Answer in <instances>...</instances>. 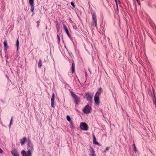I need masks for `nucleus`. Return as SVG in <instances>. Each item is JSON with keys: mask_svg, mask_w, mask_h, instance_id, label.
Returning a JSON list of instances; mask_svg holds the SVG:
<instances>
[{"mask_svg": "<svg viewBox=\"0 0 156 156\" xmlns=\"http://www.w3.org/2000/svg\"><path fill=\"white\" fill-rule=\"evenodd\" d=\"M34 146L32 144L31 141L30 139H29L28 140L27 144V151H26L24 150H23L21 151V154L22 155L23 154L27 155L26 156H31L32 152L34 150Z\"/></svg>", "mask_w": 156, "mask_h": 156, "instance_id": "obj_1", "label": "nucleus"}, {"mask_svg": "<svg viewBox=\"0 0 156 156\" xmlns=\"http://www.w3.org/2000/svg\"><path fill=\"white\" fill-rule=\"evenodd\" d=\"M70 93L76 104L77 105L79 104L80 101V98L74 94L72 91H70Z\"/></svg>", "mask_w": 156, "mask_h": 156, "instance_id": "obj_2", "label": "nucleus"}, {"mask_svg": "<svg viewBox=\"0 0 156 156\" xmlns=\"http://www.w3.org/2000/svg\"><path fill=\"white\" fill-rule=\"evenodd\" d=\"M92 25L93 27H95L96 28L97 27V18L96 13L94 12H93L92 16Z\"/></svg>", "mask_w": 156, "mask_h": 156, "instance_id": "obj_3", "label": "nucleus"}, {"mask_svg": "<svg viewBox=\"0 0 156 156\" xmlns=\"http://www.w3.org/2000/svg\"><path fill=\"white\" fill-rule=\"evenodd\" d=\"M91 109V106L89 104H87L83 109V111L84 113L87 114L90 112Z\"/></svg>", "mask_w": 156, "mask_h": 156, "instance_id": "obj_4", "label": "nucleus"}, {"mask_svg": "<svg viewBox=\"0 0 156 156\" xmlns=\"http://www.w3.org/2000/svg\"><path fill=\"white\" fill-rule=\"evenodd\" d=\"M80 127L81 129L84 130H87L88 129V125L85 122H81L80 124Z\"/></svg>", "mask_w": 156, "mask_h": 156, "instance_id": "obj_5", "label": "nucleus"}, {"mask_svg": "<svg viewBox=\"0 0 156 156\" xmlns=\"http://www.w3.org/2000/svg\"><path fill=\"white\" fill-rule=\"evenodd\" d=\"M85 96L87 101H89L90 103L92 102V97L91 96L89 93H88L86 94Z\"/></svg>", "mask_w": 156, "mask_h": 156, "instance_id": "obj_6", "label": "nucleus"}, {"mask_svg": "<svg viewBox=\"0 0 156 156\" xmlns=\"http://www.w3.org/2000/svg\"><path fill=\"white\" fill-rule=\"evenodd\" d=\"M11 152L13 156H20L17 150L15 149H12L11 151Z\"/></svg>", "mask_w": 156, "mask_h": 156, "instance_id": "obj_7", "label": "nucleus"}, {"mask_svg": "<svg viewBox=\"0 0 156 156\" xmlns=\"http://www.w3.org/2000/svg\"><path fill=\"white\" fill-rule=\"evenodd\" d=\"M63 28L64 30V31H65L66 33L68 36V37L70 38V35L69 32L68 31V28L66 25L65 24H63Z\"/></svg>", "mask_w": 156, "mask_h": 156, "instance_id": "obj_8", "label": "nucleus"}, {"mask_svg": "<svg viewBox=\"0 0 156 156\" xmlns=\"http://www.w3.org/2000/svg\"><path fill=\"white\" fill-rule=\"evenodd\" d=\"M99 100V96L95 95L94 100L95 102V103L97 105H98L99 104L100 102Z\"/></svg>", "mask_w": 156, "mask_h": 156, "instance_id": "obj_9", "label": "nucleus"}, {"mask_svg": "<svg viewBox=\"0 0 156 156\" xmlns=\"http://www.w3.org/2000/svg\"><path fill=\"white\" fill-rule=\"evenodd\" d=\"M55 100V94L53 93L52 95V97L51 99V106L52 107H54V100Z\"/></svg>", "mask_w": 156, "mask_h": 156, "instance_id": "obj_10", "label": "nucleus"}, {"mask_svg": "<svg viewBox=\"0 0 156 156\" xmlns=\"http://www.w3.org/2000/svg\"><path fill=\"white\" fill-rule=\"evenodd\" d=\"M90 156H96L94 150H93L92 147H90Z\"/></svg>", "mask_w": 156, "mask_h": 156, "instance_id": "obj_11", "label": "nucleus"}, {"mask_svg": "<svg viewBox=\"0 0 156 156\" xmlns=\"http://www.w3.org/2000/svg\"><path fill=\"white\" fill-rule=\"evenodd\" d=\"M27 138L26 137H24L22 139L20 140V144L21 146L23 145L25 143Z\"/></svg>", "mask_w": 156, "mask_h": 156, "instance_id": "obj_12", "label": "nucleus"}, {"mask_svg": "<svg viewBox=\"0 0 156 156\" xmlns=\"http://www.w3.org/2000/svg\"><path fill=\"white\" fill-rule=\"evenodd\" d=\"M93 143L94 144H97L98 145L99 144V143H98L95 137V136L94 135H93Z\"/></svg>", "mask_w": 156, "mask_h": 156, "instance_id": "obj_13", "label": "nucleus"}, {"mask_svg": "<svg viewBox=\"0 0 156 156\" xmlns=\"http://www.w3.org/2000/svg\"><path fill=\"white\" fill-rule=\"evenodd\" d=\"M71 71L72 73H73L75 71V63L74 61L73 62L72 64Z\"/></svg>", "mask_w": 156, "mask_h": 156, "instance_id": "obj_14", "label": "nucleus"}, {"mask_svg": "<svg viewBox=\"0 0 156 156\" xmlns=\"http://www.w3.org/2000/svg\"><path fill=\"white\" fill-rule=\"evenodd\" d=\"M102 90V88L101 87H100L99 88V89L98 91L95 94V95H98L99 96L100 95L101 93V91Z\"/></svg>", "mask_w": 156, "mask_h": 156, "instance_id": "obj_15", "label": "nucleus"}, {"mask_svg": "<svg viewBox=\"0 0 156 156\" xmlns=\"http://www.w3.org/2000/svg\"><path fill=\"white\" fill-rule=\"evenodd\" d=\"M4 46L5 50L7 49L8 47V45L7 44V42L6 41H4Z\"/></svg>", "mask_w": 156, "mask_h": 156, "instance_id": "obj_16", "label": "nucleus"}, {"mask_svg": "<svg viewBox=\"0 0 156 156\" xmlns=\"http://www.w3.org/2000/svg\"><path fill=\"white\" fill-rule=\"evenodd\" d=\"M42 65V61L41 59H40L38 63V67L39 68H41Z\"/></svg>", "mask_w": 156, "mask_h": 156, "instance_id": "obj_17", "label": "nucleus"}, {"mask_svg": "<svg viewBox=\"0 0 156 156\" xmlns=\"http://www.w3.org/2000/svg\"><path fill=\"white\" fill-rule=\"evenodd\" d=\"M152 99L153 103L156 105V100L154 94V96L152 97Z\"/></svg>", "mask_w": 156, "mask_h": 156, "instance_id": "obj_18", "label": "nucleus"}, {"mask_svg": "<svg viewBox=\"0 0 156 156\" xmlns=\"http://www.w3.org/2000/svg\"><path fill=\"white\" fill-rule=\"evenodd\" d=\"M30 6H31V9H30V11L33 12L34 11V4H33V5H30Z\"/></svg>", "mask_w": 156, "mask_h": 156, "instance_id": "obj_19", "label": "nucleus"}, {"mask_svg": "<svg viewBox=\"0 0 156 156\" xmlns=\"http://www.w3.org/2000/svg\"><path fill=\"white\" fill-rule=\"evenodd\" d=\"M16 45L17 47V50H18V48H19V41L18 40V39L16 41Z\"/></svg>", "mask_w": 156, "mask_h": 156, "instance_id": "obj_20", "label": "nucleus"}, {"mask_svg": "<svg viewBox=\"0 0 156 156\" xmlns=\"http://www.w3.org/2000/svg\"><path fill=\"white\" fill-rule=\"evenodd\" d=\"M66 119L69 122H71V121H72L71 120V119L69 115H67L66 116Z\"/></svg>", "mask_w": 156, "mask_h": 156, "instance_id": "obj_21", "label": "nucleus"}, {"mask_svg": "<svg viewBox=\"0 0 156 156\" xmlns=\"http://www.w3.org/2000/svg\"><path fill=\"white\" fill-rule=\"evenodd\" d=\"M133 150L135 152L137 151V148H136V147L135 145V144L134 143L133 144Z\"/></svg>", "mask_w": 156, "mask_h": 156, "instance_id": "obj_22", "label": "nucleus"}, {"mask_svg": "<svg viewBox=\"0 0 156 156\" xmlns=\"http://www.w3.org/2000/svg\"><path fill=\"white\" fill-rule=\"evenodd\" d=\"M29 0V2L30 5L34 4V0Z\"/></svg>", "mask_w": 156, "mask_h": 156, "instance_id": "obj_23", "label": "nucleus"}, {"mask_svg": "<svg viewBox=\"0 0 156 156\" xmlns=\"http://www.w3.org/2000/svg\"><path fill=\"white\" fill-rule=\"evenodd\" d=\"M146 62L147 63L148 65H150L151 64L150 63L149 61L148 60L147 58L146 59Z\"/></svg>", "mask_w": 156, "mask_h": 156, "instance_id": "obj_24", "label": "nucleus"}, {"mask_svg": "<svg viewBox=\"0 0 156 156\" xmlns=\"http://www.w3.org/2000/svg\"><path fill=\"white\" fill-rule=\"evenodd\" d=\"M109 149V147H106V148H105V150L104 151V152H105L106 151H108Z\"/></svg>", "mask_w": 156, "mask_h": 156, "instance_id": "obj_25", "label": "nucleus"}, {"mask_svg": "<svg viewBox=\"0 0 156 156\" xmlns=\"http://www.w3.org/2000/svg\"><path fill=\"white\" fill-rule=\"evenodd\" d=\"M12 120H13V117H12L10 120V123L9 124V126H11L12 123Z\"/></svg>", "mask_w": 156, "mask_h": 156, "instance_id": "obj_26", "label": "nucleus"}, {"mask_svg": "<svg viewBox=\"0 0 156 156\" xmlns=\"http://www.w3.org/2000/svg\"><path fill=\"white\" fill-rule=\"evenodd\" d=\"M73 29H74L75 30H76L77 28V27L75 25H73Z\"/></svg>", "mask_w": 156, "mask_h": 156, "instance_id": "obj_27", "label": "nucleus"}, {"mask_svg": "<svg viewBox=\"0 0 156 156\" xmlns=\"http://www.w3.org/2000/svg\"><path fill=\"white\" fill-rule=\"evenodd\" d=\"M57 37L58 38V42H59L60 41V37H59V35L58 34L57 35Z\"/></svg>", "mask_w": 156, "mask_h": 156, "instance_id": "obj_28", "label": "nucleus"}, {"mask_svg": "<svg viewBox=\"0 0 156 156\" xmlns=\"http://www.w3.org/2000/svg\"><path fill=\"white\" fill-rule=\"evenodd\" d=\"M71 5L73 7H75V5H74V3L73 2H71Z\"/></svg>", "mask_w": 156, "mask_h": 156, "instance_id": "obj_29", "label": "nucleus"}, {"mask_svg": "<svg viewBox=\"0 0 156 156\" xmlns=\"http://www.w3.org/2000/svg\"><path fill=\"white\" fill-rule=\"evenodd\" d=\"M70 122L71 125V126L72 127L74 128V127L73 126V124L72 121H71V122Z\"/></svg>", "mask_w": 156, "mask_h": 156, "instance_id": "obj_30", "label": "nucleus"}, {"mask_svg": "<svg viewBox=\"0 0 156 156\" xmlns=\"http://www.w3.org/2000/svg\"><path fill=\"white\" fill-rule=\"evenodd\" d=\"M5 57L6 59H7L9 58V56L7 55H5Z\"/></svg>", "mask_w": 156, "mask_h": 156, "instance_id": "obj_31", "label": "nucleus"}, {"mask_svg": "<svg viewBox=\"0 0 156 156\" xmlns=\"http://www.w3.org/2000/svg\"><path fill=\"white\" fill-rule=\"evenodd\" d=\"M85 76H86V80L87 79V72L86 71L85 72Z\"/></svg>", "mask_w": 156, "mask_h": 156, "instance_id": "obj_32", "label": "nucleus"}, {"mask_svg": "<svg viewBox=\"0 0 156 156\" xmlns=\"http://www.w3.org/2000/svg\"><path fill=\"white\" fill-rule=\"evenodd\" d=\"M115 2H116V4L117 7V9L118 10V7L117 4V1L116 0H115Z\"/></svg>", "mask_w": 156, "mask_h": 156, "instance_id": "obj_33", "label": "nucleus"}, {"mask_svg": "<svg viewBox=\"0 0 156 156\" xmlns=\"http://www.w3.org/2000/svg\"><path fill=\"white\" fill-rule=\"evenodd\" d=\"M3 151L2 150L0 147V153L2 154L3 153Z\"/></svg>", "mask_w": 156, "mask_h": 156, "instance_id": "obj_34", "label": "nucleus"}, {"mask_svg": "<svg viewBox=\"0 0 156 156\" xmlns=\"http://www.w3.org/2000/svg\"><path fill=\"white\" fill-rule=\"evenodd\" d=\"M88 71L89 72V73H90V74H91V70L90 69H89V68H88Z\"/></svg>", "mask_w": 156, "mask_h": 156, "instance_id": "obj_35", "label": "nucleus"}, {"mask_svg": "<svg viewBox=\"0 0 156 156\" xmlns=\"http://www.w3.org/2000/svg\"><path fill=\"white\" fill-rule=\"evenodd\" d=\"M147 5H148L149 6H150V7H151V5L149 3H147Z\"/></svg>", "mask_w": 156, "mask_h": 156, "instance_id": "obj_36", "label": "nucleus"}, {"mask_svg": "<svg viewBox=\"0 0 156 156\" xmlns=\"http://www.w3.org/2000/svg\"><path fill=\"white\" fill-rule=\"evenodd\" d=\"M37 23H37V27L39 26V22L37 21Z\"/></svg>", "mask_w": 156, "mask_h": 156, "instance_id": "obj_37", "label": "nucleus"}, {"mask_svg": "<svg viewBox=\"0 0 156 156\" xmlns=\"http://www.w3.org/2000/svg\"><path fill=\"white\" fill-rule=\"evenodd\" d=\"M23 156H27V155L25 154H23V155H22Z\"/></svg>", "mask_w": 156, "mask_h": 156, "instance_id": "obj_38", "label": "nucleus"}, {"mask_svg": "<svg viewBox=\"0 0 156 156\" xmlns=\"http://www.w3.org/2000/svg\"><path fill=\"white\" fill-rule=\"evenodd\" d=\"M6 62H8V61L7 60V59H6Z\"/></svg>", "mask_w": 156, "mask_h": 156, "instance_id": "obj_39", "label": "nucleus"}, {"mask_svg": "<svg viewBox=\"0 0 156 156\" xmlns=\"http://www.w3.org/2000/svg\"><path fill=\"white\" fill-rule=\"evenodd\" d=\"M101 112L102 113V112H102V110H101Z\"/></svg>", "mask_w": 156, "mask_h": 156, "instance_id": "obj_40", "label": "nucleus"}, {"mask_svg": "<svg viewBox=\"0 0 156 156\" xmlns=\"http://www.w3.org/2000/svg\"><path fill=\"white\" fill-rule=\"evenodd\" d=\"M136 1H137V2H139V0H136Z\"/></svg>", "mask_w": 156, "mask_h": 156, "instance_id": "obj_41", "label": "nucleus"}, {"mask_svg": "<svg viewBox=\"0 0 156 156\" xmlns=\"http://www.w3.org/2000/svg\"><path fill=\"white\" fill-rule=\"evenodd\" d=\"M92 9H90V12H91V10H92Z\"/></svg>", "mask_w": 156, "mask_h": 156, "instance_id": "obj_42", "label": "nucleus"}, {"mask_svg": "<svg viewBox=\"0 0 156 156\" xmlns=\"http://www.w3.org/2000/svg\"><path fill=\"white\" fill-rule=\"evenodd\" d=\"M46 29H47V26L46 27Z\"/></svg>", "mask_w": 156, "mask_h": 156, "instance_id": "obj_43", "label": "nucleus"}, {"mask_svg": "<svg viewBox=\"0 0 156 156\" xmlns=\"http://www.w3.org/2000/svg\"><path fill=\"white\" fill-rule=\"evenodd\" d=\"M88 4H89V5H90V3H89Z\"/></svg>", "mask_w": 156, "mask_h": 156, "instance_id": "obj_44", "label": "nucleus"}]
</instances>
